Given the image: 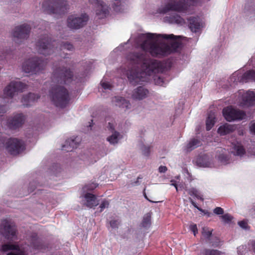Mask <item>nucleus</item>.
<instances>
[{"mask_svg": "<svg viewBox=\"0 0 255 255\" xmlns=\"http://www.w3.org/2000/svg\"><path fill=\"white\" fill-rule=\"evenodd\" d=\"M176 178H177V179H179V176H177Z\"/></svg>", "mask_w": 255, "mask_h": 255, "instance_id": "64", "label": "nucleus"}, {"mask_svg": "<svg viewBox=\"0 0 255 255\" xmlns=\"http://www.w3.org/2000/svg\"><path fill=\"white\" fill-rule=\"evenodd\" d=\"M30 245L26 247H21L10 244H6L2 246L1 251L3 252H8L7 255H28L30 253H35V251L40 250L42 245L34 235L31 239Z\"/></svg>", "mask_w": 255, "mask_h": 255, "instance_id": "2", "label": "nucleus"}, {"mask_svg": "<svg viewBox=\"0 0 255 255\" xmlns=\"http://www.w3.org/2000/svg\"><path fill=\"white\" fill-rule=\"evenodd\" d=\"M231 152L235 156L243 157L246 154V150L240 141H235L232 142Z\"/></svg>", "mask_w": 255, "mask_h": 255, "instance_id": "22", "label": "nucleus"}, {"mask_svg": "<svg viewBox=\"0 0 255 255\" xmlns=\"http://www.w3.org/2000/svg\"><path fill=\"white\" fill-rule=\"evenodd\" d=\"M188 193L190 196H193L196 198L202 201L203 200L202 195L201 194V192L196 188H192L189 189L188 190Z\"/></svg>", "mask_w": 255, "mask_h": 255, "instance_id": "33", "label": "nucleus"}, {"mask_svg": "<svg viewBox=\"0 0 255 255\" xmlns=\"http://www.w3.org/2000/svg\"><path fill=\"white\" fill-rule=\"evenodd\" d=\"M214 213L217 215H222L224 213V211L221 207H216L214 210Z\"/></svg>", "mask_w": 255, "mask_h": 255, "instance_id": "49", "label": "nucleus"}, {"mask_svg": "<svg viewBox=\"0 0 255 255\" xmlns=\"http://www.w3.org/2000/svg\"><path fill=\"white\" fill-rule=\"evenodd\" d=\"M238 255H245L246 248L245 246H241L238 248Z\"/></svg>", "mask_w": 255, "mask_h": 255, "instance_id": "44", "label": "nucleus"}, {"mask_svg": "<svg viewBox=\"0 0 255 255\" xmlns=\"http://www.w3.org/2000/svg\"><path fill=\"white\" fill-rule=\"evenodd\" d=\"M7 108L4 105L0 106V117H2L3 115L6 112Z\"/></svg>", "mask_w": 255, "mask_h": 255, "instance_id": "46", "label": "nucleus"}, {"mask_svg": "<svg viewBox=\"0 0 255 255\" xmlns=\"http://www.w3.org/2000/svg\"><path fill=\"white\" fill-rule=\"evenodd\" d=\"M222 218L226 223H231L233 219V217L229 214H226L223 215Z\"/></svg>", "mask_w": 255, "mask_h": 255, "instance_id": "40", "label": "nucleus"}, {"mask_svg": "<svg viewBox=\"0 0 255 255\" xmlns=\"http://www.w3.org/2000/svg\"><path fill=\"white\" fill-rule=\"evenodd\" d=\"M148 149H147V154H148Z\"/></svg>", "mask_w": 255, "mask_h": 255, "instance_id": "63", "label": "nucleus"}, {"mask_svg": "<svg viewBox=\"0 0 255 255\" xmlns=\"http://www.w3.org/2000/svg\"><path fill=\"white\" fill-rule=\"evenodd\" d=\"M80 198L81 204L88 208H94L99 204L97 197L91 193H86L81 196Z\"/></svg>", "mask_w": 255, "mask_h": 255, "instance_id": "18", "label": "nucleus"}, {"mask_svg": "<svg viewBox=\"0 0 255 255\" xmlns=\"http://www.w3.org/2000/svg\"><path fill=\"white\" fill-rule=\"evenodd\" d=\"M250 245L252 247V249L255 252V240H252L250 241Z\"/></svg>", "mask_w": 255, "mask_h": 255, "instance_id": "55", "label": "nucleus"}, {"mask_svg": "<svg viewBox=\"0 0 255 255\" xmlns=\"http://www.w3.org/2000/svg\"><path fill=\"white\" fill-rule=\"evenodd\" d=\"M129 42H132V38H131L130 39H129Z\"/></svg>", "mask_w": 255, "mask_h": 255, "instance_id": "59", "label": "nucleus"}, {"mask_svg": "<svg viewBox=\"0 0 255 255\" xmlns=\"http://www.w3.org/2000/svg\"><path fill=\"white\" fill-rule=\"evenodd\" d=\"M165 20L170 23H176L180 25L185 23L184 19L177 14L166 16L165 17Z\"/></svg>", "mask_w": 255, "mask_h": 255, "instance_id": "28", "label": "nucleus"}, {"mask_svg": "<svg viewBox=\"0 0 255 255\" xmlns=\"http://www.w3.org/2000/svg\"><path fill=\"white\" fill-rule=\"evenodd\" d=\"M50 96L52 102L56 107L63 108L67 105L69 101L68 91L59 85H56L52 88Z\"/></svg>", "mask_w": 255, "mask_h": 255, "instance_id": "3", "label": "nucleus"}, {"mask_svg": "<svg viewBox=\"0 0 255 255\" xmlns=\"http://www.w3.org/2000/svg\"><path fill=\"white\" fill-rule=\"evenodd\" d=\"M181 38V36H176L172 34H139L134 39V44L143 51L128 54L127 56V63L119 69V72L127 76L132 85L146 81L148 76L158 72L159 63L157 60L149 58L145 51L157 57L168 55L179 48L181 42L179 39Z\"/></svg>", "mask_w": 255, "mask_h": 255, "instance_id": "1", "label": "nucleus"}, {"mask_svg": "<svg viewBox=\"0 0 255 255\" xmlns=\"http://www.w3.org/2000/svg\"><path fill=\"white\" fill-rule=\"evenodd\" d=\"M237 97L235 104L242 107H249L255 105V91L239 90L236 94Z\"/></svg>", "mask_w": 255, "mask_h": 255, "instance_id": "8", "label": "nucleus"}, {"mask_svg": "<svg viewBox=\"0 0 255 255\" xmlns=\"http://www.w3.org/2000/svg\"><path fill=\"white\" fill-rule=\"evenodd\" d=\"M69 144V145L72 147V148L76 147L77 145L75 144L74 140L73 139L68 140L66 141V144L64 145V146H66L67 144Z\"/></svg>", "mask_w": 255, "mask_h": 255, "instance_id": "50", "label": "nucleus"}, {"mask_svg": "<svg viewBox=\"0 0 255 255\" xmlns=\"http://www.w3.org/2000/svg\"><path fill=\"white\" fill-rule=\"evenodd\" d=\"M197 164L201 167L213 168L216 167L212 156L204 155L197 159Z\"/></svg>", "mask_w": 255, "mask_h": 255, "instance_id": "19", "label": "nucleus"}, {"mask_svg": "<svg viewBox=\"0 0 255 255\" xmlns=\"http://www.w3.org/2000/svg\"><path fill=\"white\" fill-rule=\"evenodd\" d=\"M188 21L189 28L193 32H198L202 27V23L199 18L190 17Z\"/></svg>", "mask_w": 255, "mask_h": 255, "instance_id": "25", "label": "nucleus"}, {"mask_svg": "<svg viewBox=\"0 0 255 255\" xmlns=\"http://www.w3.org/2000/svg\"><path fill=\"white\" fill-rule=\"evenodd\" d=\"M230 80L234 83L255 81V71L250 70L244 74L242 70L237 71L232 75Z\"/></svg>", "mask_w": 255, "mask_h": 255, "instance_id": "12", "label": "nucleus"}, {"mask_svg": "<svg viewBox=\"0 0 255 255\" xmlns=\"http://www.w3.org/2000/svg\"><path fill=\"white\" fill-rule=\"evenodd\" d=\"M27 88V85L19 80H13L5 87L2 95L3 99H11L17 94L19 92H22Z\"/></svg>", "mask_w": 255, "mask_h": 255, "instance_id": "9", "label": "nucleus"}, {"mask_svg": "<svg viewBox=\"0 0 255 255\" xmlns=\"http://www.w3.org/2000/svg\"><path fill=\"white\" fill-rule=\"evenodd\" d=\"M251 131L255 134V122L252 123L250 127Z\"/></svg>", "mask_w": 255, "mask_h": 255, "instance_id": "53", "label": "nucleus"}, {"mask_svg": "<svg viewBox=\"0 0 255 255\" xmlns=\"http://www.w3.org/2000/svg\"><path fill=\"white\" fill-rule=\"evenodd\" d=\"M202 236L207 240V242L209 243L212 238V230L208 228H203L202 230Z\"/></svg>", "mask_w": 255, "mask_h": 255, "instance_id": "34", "label": "nucleus"}, {"mask_svg": "<svg viewBox=\"0 0 255 255\" xmlns=\"http://www.w3.org/2000/svg\"><path fill=\"white\" fill-rule=\"evenodd\" d=\"M223 115L225 119L228 122L241 120L246 117L244 112L234 109L232 106H229L223 109Z\"/></svg>", "mask_w": 255, "mask_h": 255, "instance_id": "14", "label": "nucleus"}, {"mask_svg": "<svg viewBox=\"0 0 255 255\" xmlns=\"http://www.w3.org/2000/svg\"><path fill=\"white\" fill-rule=\"evenodd\" d=\"M113 7L116 11L122 12L127 9L128 5L125 1L115 0L113 3Z\"/></svg>", "mask_w": 255, "mask_h": 255, "instance_id": "29", "label": "nucleus"}, {"mask_svg": "<svg viewBox=\"0 0 255 255\" xmlns=\"http://www.w3.org/2000/svg\"><path fill=\"white\" fill-rule=\"evenodd\" d=\"M88 19L86 14L71 15L67 19V25L72 29H79L87 23Z\"/></svg>", "mask_w": 255, "mask_h": 255, "instance_id": "13", "label": "nucleus"}, {"mask_svg": "<svg viewBox=\"0 0 255 255\" xmlns=\"http://www.w3.org/2000/svg\"><path fill=\"white\" fill-rule=\"evenodd\" d=\"M148 95L147 89L142 86H139L132 91L131 96L133 100L140 101L147 98Z\"/></svg>", "mask_w": 255, "mask_h": 255, "instance_id": "21", "label": "nucleus"}, {"mask_svg": "<svg viewBox=\"0 0 255 255\" xmlns=\"http://www.w3.org/2000/svg\"><path fill=\"white\" fill-rule=\"evenodd\" d=\"M125 45H127V43H125V44H124V45H120V46L118 47V48H119V49H121V50H123V48H122V47H123V46H124Z\"/></svg>", "mask_w": 255, "mask_h": 255, "instance_id": "57", "label": "nucleus"}, {"mask_svg": "<svg viewBox=\"0 0 255 255\" xmlns=\"http://www.w3.org/2000/svg\"><path fill=\"white\" fill-rule=\"evenodd\" d=\"M0 233L7 240L16 239V230L13 224L9 220H3L0 227Z\"/></svg>", "mask_w": 255, "mask_h": 255, "instance_id": "11", "label": "nucleus"}, {"mask_svg": "<svg viewBox=\"0 0 255 255\" xmlns=\"http://www.w3.org/2000/svg\"><path fill=\"white\" fill-rule=\"evenodd\" d=\"M39 98V97L35 94L29 93L23 97L21 103L25 106H29Z\"/></svg>", "mask_w": 255, "mask_h": 255, "instance_id": "26", "label": "nucleus"}, {"mask_svg": "<svg viewBox=\"0 0 255 255\" xmlns=\"http://www.w3.org/2000/svg\"><path fill=\"white\" fill-rule=\"evenodd\" d=\"M190 229L193 232L194 236H196V234L198 233L197 227L196 224H191L190 226Z\"/></svg>", "mask_w": 255, "mask_h": 255, "instance_id": "48", "label": "nucleus"}, {"mask_svg": "<svg viewBox=\"0 0 255 255\" xmlns=\"http://www.w3.org/2000/svg\"><path fill=\"white\" fill-rule=\"evenodd\" d=\"M202 254L203 255H221L222 253L217 250L204 249Z\"/></svg>", "mask_w": 255, "mask_h": 255, "instance_id": "37", "label": "nucleus"}, {"mask_svg": "<svg viewBox=\"0 0 255 255\" xmlns=\"http://www.w3.org/2000/svg\"><path fill=\"white\" fill-rule=\"evenodd\" d=\"M201 141L196 138H193L184 147V150L186 151H190L194 148L199 146L201 145Z\"/></svg>", "mask_w": 255, "mask_h": 255, "instance_id": "31", "label": "nucleus"}, {"mask_svg": "<svg viewBox=\"0 0 255 255\" xmlns=\"http://www.w3.org/2000/svg\"><path fill=\"white\" fill-rule=\"evenodd\" d=\"M239 225L243 229H246L247 228V224L245 221H240L238 222Z\"/></svg>", "mask_w": 255, "mask_h": 255, "instance_id": "51", "label": "nucleus"}, {"mask_svg": "<svg viewBox=\"0 0 255 255\" xmlns=\"http://www.w3.org/2000/svg\"><path fill=\"white\" fill-rule=\"evenodd\" d=\"M47 61L37 57H31L25 60L22 64L23 71L30 74H37L42 71Z\"/></svg>", "mask_w": 255, "mask_h": 255, "instance_id": "4", "label": "nucleus"}, {"mask_svg": "<svg viewBox=\"0 0 255 255\" xmlns=\"http://www.w3.org/2000/svg\"><path fill=\"white\" fill-rule=\"evenodd\" d=\"M154 80L156 84L160 86H162L163 85V79L160 77H155Z\"/></svg>", "mask_w": 255, "mask_h": 255, "instance_id": "45", "label": "nucleus"}, {"mask_svg": "<svg viewBox=\"0 0 255 255\" xmlns=\"http://www.w3.org/2000/svg\"><path fill=\"white\" fill-rule=\"evenodd\" d=\"M30 30L29 25L23 24L15 27L13 35L18 38H25L28 35Z\"/></svg>", "mask_w": 255, "mask_h": 255, "instance_id": "20", "label": "nucleus"}, {"mask_svg": "<svg viewBox=\"0 0 255 255\" xmlns=\"http://www.w3.org/2000/svg\"><path fill=\"white\" fill-rule=\"evenodd\" d=\"M54 45L53 43H51L48 36L44 35L39 38L36 42L35 48L39 53L48 55L55 52L53 49Z\"/></svg>", "mask_w": 255, "mask_h": 255, "instance_id": "10", "label": "nucleus"}, {"mask_svg": "<svg viewBox=\"0 0 255 255\" xmlns=\"http://www.w3.org/2000/svg\"><path fill=\"white\" fill-rule=\"evenodd\" d=\"M96 160H94V162H96ZM93 163H94V162H92V163H89V164H93Z\"/></svg>", "mask_w": 255, "mask_h": 255, "instance_id": "62", "label": "nucleus"}, {"mask_svg": "<svg viewBox=\"0 0 255 255\" xmlns=\"http://www.w3.org/2000/svg\"><path fill=\"white\" fill-rule=\"evenodd\" d=\"M62 62H64V67H67V69H70L69 67H68V65H69V63H68V64H67V61H65V60H62L60 62V63H59V66L57 67H62V66H61V63Z\"/></svg>", "mask_w": 255, "mask_h": 255, "instance_id": "54", "label": "nucleus"}, {"mask_svg": "<svg viewBox=\"0 0 255 255\" xmlns=\"http://www.w3.org/2000/svg\"><path fill=\"white\" fill-rule=\"evenodd\" d=\"M171 185L174 186L175 187L177 191H178L179 190H180L184 188L183 185H181V184H178L177 183V181H175L174 180H171Z\"/></svg>", "mask_w": 255, "mask_h": 255, "instance_id": "42", "label": "nucleus"}, {"mask_svg": "<svg viewBox=\"0 0 255 255\" xmlns=\"http://www.w3.org/2000/svg\"><path fill=\"white\" fill-rule=\"evenodd\" d=\"M191 204L197 209H198L199 211H202V210L200 208H199L196 205V203L194 202L192 200H191Z\"/></svg>", "mask_w": 255, "mask_h": 255, "instance_id": "56", "label": "nucleus"}, {"mask_svg": "<svg viewBox=\"0 0 255 255\" xmlns=\"http://www.w3.org/2000/svg\"><path fill=\"white\" fill-rule=\"evenodd\" d=\"M119 224V223L117 220H113L110 221V226L113 229L117 228Z\"/></svg>", "mask_w": 255, "mask_h": 255, "instance_id": "47", "label": "nucleus"}, {"mask_svg": "<svg viewBox=\"0 0 255 255\" xmlns=\"http://www.w3.org/2000/svg\"><path fill=\"white\" fill-rule=\"evenodd\" d=\"M106 154H107V153H106V152H105L104 153H103V155H102V156H105V155H106Z\"/></svg>", "mask_w": 255, "mask_h": 255, "instance_id": "60", "label": "nucleus"}, {"mask_svg": "<svg viewBox=\"0 0 255 255\" xmlns=\"http://www.w3.org/2000/svg\"><path fill=\"white\" fill-rule=\"evenodd\" d=\"M144 196H145V198L147 200H148V199L147 198V196H146L145 195H144ZM149 201L150 202H152L151 201H150V200H149Z\"/></svg>", "mask_w": 255, "mask_h": 255, "instance_id": "58", "label": "nucleus"}, {"mask_svg": "<svg viewBox=\"0 0 255 255\" xmlns=\"http://www.w3.org/2000/svg\"><path fill=\"white\" fill-rule=\"evenodd\" d=\"M101 86L102 88V91L107 90H111L113 88V86L106 79L104 78L101 82Z\"/></svg>", "mask_w": 255, "mask_h": 255, "instance_id": "35", "label": "nucleus"}, {"mask_svg": "<svg viewBox=\"0 0 255 255\" xmlns=\"http://www.w3.org/2000/svg\"><path fill=\"white\" fill-rule=\"evenodd\" d=\"M185 171L188 174H189V173H188V171L186 170H185Z\"/></svg>", "mask_w": 255, "mask_h": 255, "instance_id": "61", "label": "nucleus"}, {"mask_svg": "<svg viewBox=\"0 0 255 255\" xmlns=\"http://www.w3.org/2000/svg\"><path fill=\"white\" fill-rule=\"evenodd\" d=\"M62 67H56L53 71L52 79L54 82L60 84H68L73 78L72 71L65 67L64 62L61 63Z\"/></svg>", "mask_w": 255, "mask_h": 255, "instance_id": "7", "label": "nucleus"}, {"mask_svg": "<svg viewBox=\"0 0 255 255\" xmlns=\"http://www.w3.org/2000/svg\"><path fill=\"white\" fill-rule=\"evenodd\" d=\"M96 183H92L89 185H86L84 188L83 190L84 191L88 190H93L95 189L97 187Z\"/></svg>", "mask_w": 255, "mask_h": 255, "instance_id": "43", "label": "nucleus"}, {"mask_svg": "<svg viewBox=\"0 0 255 255\" xmlns=\"http://www.w3.org/2000/svg\"><path fill=\"white\" fill-rule=\"evenodd\" d=\"M112 102L116 106L123 109L125 111L129 110L131 107L129 101L122 97H115Z\"/></svg>", "mask_w": 255, "mask_h": 255, "instance_id": "23", "label": "nucleus"}, {"mask_svg": "<svg viewBox=\"0 0 255 255\" xmlns=\"http://www.w3.org/2000/svg\"><path fill=\"white\" fill-rule=\"evenodd\" d=\"M11 53V50L9 48H0V61L4 60L6 56L10 55Z\"/></svg>", "mask_w": 255, "mask_h": 255, "instance_id": "36", "label": "nucleus"}, {"mask_svg": "<svg viewBox=\"0 0 255 255\" xmlns=\"http://www.w3.org/2000/svg\"><path fill=\"white\" fill-rule=\"evenodd\" d=\"M109 203L107 200H103L100 204L99 208L100 209L99 212H102L105 208L109 207Z\"/></svg>", "mask_w": 255, "mask_h": 255, "instance_id": "39", "label": "nucleus"}, {"mask_svg": "<svg viewBox=\"0 0 255 255\" xmlns=\"http://www.w3.org/2000/svg\"><path fill=\"white\" fill-rule=\"evenodd\" d=\"M167 170V168L165 166H160L158 168V171L160 173H164Z\"/></svg>", "mask_w": 255, "mask_h": 255, "instance_id": "52", "label": "nucleus"}, {"mask_svg": "<svg viewBox=\"0 0 255 255\" xmlns=\"http://www.w3.org/2000/svg\"><path fill=\"white\" fill-rule=\"evenodd\" d=\"M67 5L65 0H44L42 8L47 13L61 14L64 13Z\"/></svg>", "mask_w": 255, "mask_h": 255, "instance_id": "6", "label": "nucleus"}, {"mask_svg": "<svg viewBox=\"0 0 255 255\" xmlns=\"http://www.w3.org/2000/svg\"><path fill=\"white\" fill-rule=\"evenodd\" d=\"M107 128L111 132V134L107 137V140L110 144L116 145L123 138V135L120 132L115 130V125L113 123H109Z\"/></svg>", "mask_w": 255, "mask_h": 255, "instance_id": "17", "label": "nucleus"}, {"mask_svg": "<svg viewBox=\"0 0 255 255\" xmlns=\"http://www.w3.org/2000/svg\"><path fill=\"white\" fill-rule=\"evenodd\" d=\"M150 224V216L149 214H146L143 219L142 222V226L144 227H147Z\"/></svg>", "mask_w": 255, "mask_h": 255, "instance_id": "38", "label": "nucleus"}, {"mask_svg": "<svg viewBox=\"0 0 255 255\" xmlns=\"http://www.w3.org/2000/svg\"><path fill=\"white\" fill-rule=\"evenodd\" d=\"M216 155L218 160L223 164H227L230 162V159L227 155V152L225 149L218 150Z\"/></svg>", "mask_w": 255, "mask_h": 255, "instance_id": "27", "label": "nucleus"}, {"mask_svg": "<svg viewBox=\"0 0 255 255\" xmlns=\"http://www.w3.org/2000/svg\"><path fill=\"white\" fill-rule=\"evenodd\" d=\"M89 2L95 6L96 14L98 18H104L109 15V6L104 0H89Z\"/></svg>", "mask_w": 255, "mask_h": 255, "instance_id": "15", "label": "nucleus"}, {"mask_svg": "<svg viewBox=\"0 0 255 255\" xmlns=\"http://www.w3.org/2000/svg\"><path fill=\"white\" fill-rule=\"evenodd\" d=\"M26 119L25 116L22 113L14 114L12 117L5 121L6 126L10 128L16 129L22 126Z\"/></svg>", "mask_w": 255, "mask_h": 255, "instance_id": "16", "label": "nucleus"}, {"mask_svg": "<svg viewBox=\"0 0 255 255\" xmlns=\"http://www.w3.org/2000/svg\"><path fill=\"white\" fill-rule=\"evenodd\" d=\"M73 50V46L72 44L70 43H64L62 45H61L60 48V55L61 57H63L64 58H67L66 55H64L62 52L64 53H65V51H72Z\"/></svg>", "mask_w": 255, "mask_h": 255, "instance_id": "32", "label": "nucleus"}, {"mask_svg": "<svg viewBox=\"0 0 255 255\" xmlns=\"http://www.w3.org/2000/svg\"><path fill=\"white\" fill-rule=\"evenodd\" d=\"M216 122V116L214 112H210L206 120V126L207 130H210L214 126Z\"/></svg>", "mask_w": 255, "mask_h": 255, "instance_id": "30", "label": "nucleus"}, {"mask_svg": "<svg viewBox=\"0 0 255 255\" xmlns=\"http://www.w3.org/2000/svg\"><path fill=\"white\" fill-rule=\"evenodd\" d=\"M0 147H4L9 153L13 155L19 153L24 149L23 142L21 140L15 138L6 139L1 133Z\"/></svg>", "mask_w": 255, "mask_h": 255, "instance_id": "5", "label": "nucleus"}, {"mask_svg": "<svg viewBox=\"0 0 255 255\" xmlns=\"http://www.w3.org/2000/svg\"><path fill=\"white\" fill-rule=\"evenodd\" d=\"M236 129V126L229 124H225L221 126L218 129V133L221 135L230 133Z\"/></svg>", "mask_w": 255, "mask_h": 255, "instance_id": "24", "label": "nucleus"}, {"mask_svg": "<svg viewBox=\"0 0 255 255\" xmlns=\"http://www.w3.org/2000/svg\"><path fill=\"white\" fill-rule=\"evenodd\" d=\"M208 243L213 247H218L220 245L219 239L216 237L214 238V239L212 238Z\"/></svg>", "mask_w": 255, "mask_h": 255, "instance_id": "41", "label": "nucleus"}]
</instances>
